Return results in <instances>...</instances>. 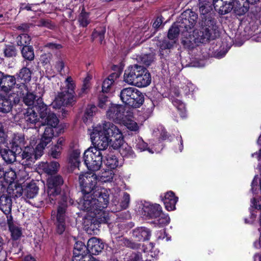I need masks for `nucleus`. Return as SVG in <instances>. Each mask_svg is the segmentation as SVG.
<instances>
[{"label": "nucleus", "mask_w": 261, "mask_h": 261, "mask_svg": "<svg viewBox=\"0 0 261 261\" xmlns=\"http://www.w3.org/2000/svg\"><path fill=\"white\" fill-rule=\"evenodd\" d=\"M38 27H44L49 29H53L55 28V25L51 23V21L49 19H41L39 20L37 24Z\"/></svg>", "instance_id": "obj_51"}, {"label": "nucleus", "mask_w": 261, "mask_h": 261, "mask_svg": "<svg viewBox=\"0 0 261 261\" xmlns=\"http://www.w3.org/2000/svg\"><path fill=\"white\" fill-rule=\"evenodd\" d=\"M163 21V17L162 16H158L153 23L152 27L155 29V31H157L158 29L161 26Z\"/></svg>", "instance_id": "obj_59"}, {"label": "nucleus", "mask_w": 261, "mask_h": 261, "mask_svg": "<svg viewBox=\"0 0 261 261\" xmlns=\"http://www.w3.org/2000/svg\"><path fill=\"white\" fill-rule=\"evenodd\" d=\"M142 259L140 252H133L128 256L127 261H141Z\"/></svg>", "instance_id": "obj_57"}, {"label": "nucleus", "mask_w": 261, "mask_h": 261, "mask_svg": "<svg viewBox=\"0 0 261 261\" xmlns=\"http://www.w3.org/2000/svg\"><path fill=\"white\" fill-rule=\"evenodd\" d=\"M7 221L13 239L15 240H18L22 234L21 228L13 224L11 215L10 216L9 218H8Z\"/></svg>", "instance_id": "obj_29"}, {"label": "nucleus", "mask_w": 261, "mask_h": 261, "mask_svg": "<svg viewBox=\"0 0 261 261\" xmlns=\"http://www.w3.org/2000/svg\"><path fill=\"white\" fill-rule=\"evenodd\" d=\"M193 38L194 42L197 45L199 43L207 42L212 37V32L209 28L200 27L199 29L193 31Z\"/></svg>", "instance_id": "obj_13"}, {"label": "nucleus", "mask_w": 261, "mask_h": 261, "mask_svg": "<svg viewBox=\"0 0 261 261\" xmlns=\"http://www.w3.org/2000/svg\"><path fill=\"white\" fill-rule=\"evenodd\" d=\"M44 46L53 50L59 49L62 47L61 44L54 43H47Z\"/></svg>", "instance_id": "obj_64"}, {"label": "nucleus", "mask_w": 261, "mask_h": 261, "mask_svg": "<svg viewBox=\"0 0 261 261\" xmlns=\"http://www.w3.org/2000/svg\"><path fill=\"white\" fill-rule=\"evenodd\" d=\"M175 41H169L167 39L163 40L160 44V52L162 56L164 55L163 51L166 49H170L171 48L173 44L175 43Z\"/></svg>", "instance_id": "obj_47"}, {"label": "nucleus", "mask_w": 261, "mask_h": 261, "mask_svg": "<svg viewBox=\"0 0 261 261\" xmlns=\"http://www.w3.org/2000/svg\"><path fill=\"white\" fill-rule=\"evenodd\" d=\"M117 77V74L115 73H112L110 75L105 81L103 82L102 85V92L107 93L112 85L115 81Z\"/></svg>", "instance_id": "obj_35"}, {"label": "nucleus", "mask_w": 261, "mask_h": 261, "mask_svg": "<svg viewBox=\"0 0 261 261\" xmlns=\"http://www.w3.org/2000/svg\"><path fill=\"white\" fill-rule=\"evenodd\" d=\"M31 38L27 34H21L18 36L16 39V42L18 46H28L30 43Z\"/></svg>", "instance_id": "obj_38"}, {"label": "nucleus", "mask_w": 261, "mask_h": 261, "mask_svg": "<svg viewBox=\"0 0 261 261\" xmlns=\"http://www.w3.org/2000/svg\"><path fill=\"white\" fill-rule=\"evenodd\" d=\"M125 125L128 129L132 131H137L139 129L138 124L133 120H128L126 122Z\"/></svg>", "instance_id": "obj_58"}, {"label": "nucleus", "mask_w": 261, "mask_h": 261, "mask_svg": "<svg viewBox=\"0 0 261 261\" xmlns=\"http://www.w3.org/2000/svg\"><path fill=\"white\" fill-rule=\"evenodd\" d=\"M90 137L92 143L100 149H106L110 144L113 148H117L123 141L122 134L119 128L106 121L93 127Z\"/></svg>", "instance_id": "obj_1"}, {"label": "nucleus", "mask_w": 261, "mask_h": 261, "mask_svg": "<svg viewBox=\"0 0 261 261\" xmlns=\"http://www.w3.org/2000/svg\"><path fill=\"white\" fill-rule=\"evenodd\" d=\"M97 111V107L94 105H88L85 110L83 120L84 122H87L88 119H91Z\"/></svg>", "instance_id": "obj_40"}, {"label": "nucleus", "mask_w": 261, "mask_h": 261, "mask_svg": "<svg viewBox=\"0 0 261 261\" xmlns=\"http://www.w3.org/2000/svg\"><path fill=\"white\" fill-rule=\"evenodd\" d=\"M122 101L128 107L138 108L143 103V94L137 89L134 87L123 88L120 93Z\"/></svg>", "instance_id": "obj_6"}, {"label": "nucleus", "mask_w": 261, "mask_h": 261, "mask_svg": "<svg viewBox=\"0 0 261 261\" xmlns=\"http://www.w3.org/2000/svg\"><path fill=\"white\" fill-rule=\"evenodd\" d=\"M105 149H100L95 145L93 147H90L84 153V160L88 169L92 171L98 170L102 165V154L101 151Z\"/></svg>", "instance_id": "obj_7"}, {"label": "nucleus", "mask_w": 261, "mask_h": 261, "mask_svg": "<svg viewBox=\"0 0 261 261\" xmlns=\"http://www.w3.org/2000/svg\"><path fill=\"white\" fill-rule=\"evenodd\" d=\"M34 108L39 112L40 117L43 119L45 116L48 115L51 112L48 110L47 106L43 102L42 98L39 97L36 101Z\"/></svg>", "instance_id": "obj_30"}, {"label": "nucleus", "mask_w": 261, "mask_h": 261, "mask_svg": "<svg viewBox=\"0 0 261 261\" xmlns=\"http://www.w3.org/2000/svg\"><path fill=\"white\" fill-rule=\"evenodd\" d=\"M214 16L213 14H210L204 17H202L200 26L209 28L211 31H215L217 28L216 21Z\"/></svg>", "instance_id": "obj_25"}, {"label": "nucleus", "mask_w": 261, "mask_h": 261, "mask_svg": "<svg viewBox=\"0 0 261 261\" xmlns=\"http://www.w3.org/2000/svg\"><path fill=\"white\" fill-rule=\"evenodd\" d=\"M143 215L150 218H158L155 224L160 227L167 225L170 222L169 217L162 213L160 204H152L144 205L142 208Z\"/></svg>", "instance_id": "obj_8"}, {"label": "nucleus", "mask_w": 261, "mask_h": 261, "mask_svg": "<svg viewBox=\"0 0 261 261\" xmlns=\"http://www.w3.org/2000/svg\"><path fill=\"white\" fill-rule=\"evenodd\" d=\"M61 149H57V147L55 146H53L48 153L49 155L54 159H59L61 154Z\"/></svg>", "instance_id": "obj_55"}, {"label": "nucleus", "mask_w": 261, "mask_h": 261, "mask_svg": "<svg viewBox=\"0 0 261 261\" xmlns=\"http://www.w3.org/2000/svg\"><path fill=\"white\" fill-rule=\"evenodd\" d=\"M60 165L57 162H51L47 164L44 167L45 172L52 175L57 172Z\"/></svg>", "instance_id": "obj_42"}, {"label": "nucleus", "mask_w": 261, "mask_h": 261, "mask_svg": "<svg viewBox=\"0 0 261 261\" xmlns=\"http://www.w3.org/2000/svg\"><path fill=\"white\" fill-rule=\"evenodd\" d=\"M93 257L91 254L85 253L76 257H72V261H91Z\"/></svg>", "instance_id": "obj_54"}, {"label": "nucleus", "mask_w": 261, "mask_h": 261, "mask_svg": "<svg viewBox=\"0 0 261 261\" xmlns=\"http://www.w3.org/2000/svg\"><path fill=\"white\" fill-rule=\"evenodd\" d=\"M124 81L137 87H145L151 82V74L144 66L134 64L127 67L124 73Z\"/></svg>", "instance_id": "obj_3"}, {"label": "nucleus", "mask_w": 261, "mask_h": 261, "mask_svg": "<svg viewBox=\"0 0 261 261\" xmlns=\"http://www.w3.org/2000/svg\"><path fill=\"white\" fill-rule=\"evenodd\" d=\"M36 149H34L32 147H25L24 150L22 153V165H27L31 164L33 159H37L41 156H36Z\"/></svg>", "instance_id": "obj_20"}, {"label": "nucleus", "mask_w": 261, "mask_h": 261, "mask_svg": "<svg viewBox=\"0 0 261 261\" xmlns=\"http://www.w3.org/2000/svg\"><path fill=\"white\" fill-rule=\"evenodd\" d=\"M63 184V179L59 175H51L47 179L48 202L54 204L57 197L61 192L60 186Z\"/></svg>", "instance_id": "obj_9"}, {"label": "nucleus", "mask_w": 261, "mask_h": 261, "mask_svg": "<svg viewBox=\"0 0 261 261\" xmlns=\"http://www.w3.org/2000/svg\"><path fill=\"white\" fill-rule=\"evenodd\" d=\"M199 6H209L213 8V6L214 7V0H199Z\"/></svg>", "instance_id": "obj_62"}, {"label": "nucleus", "mask_w": 261, "mask_h": 261, "mask_svg": "<svg viewBox=\"0 0 261 261\" xmlns=\"http://www.w3.org/2000/svg\"><path fill=\"white\" fill-rule=\"evenodd\" d=\"M114 176V171L108 169L102 172L100 179L103 182H111L113 180Z\"/></svg>", "instance_id": "obj_50"}, {"label": "nucleus", "mask_w": 261, "mask_h": 261, "mask_svg": "<svg viewBox=\"0 0 261 261\" xmlns=\"http://www.w3.org/2000/svg\"><path fill=\"white\" fill-rule=\"evenodd\" d=\"M12 203L10 196L4 194L0 197V210L6 215H11Z\"/></svg>", "instance_id": "obj_21"}, {"label": "nucleus", "mask_w": 261, "mask_h": 261, "mask_svg": "<svg viewBox=\"0 0 261 261\" xmlns=\"http://www.w3.org/2000/svg\"><path fill=\"white\" fill-rule=\"evenodd\" d=\"M77 20L80 26L83 28L87 27L91 22V20L89 18V14L85 11L84 7H83L82 10Z\"/></svg>", "instance_id": "obj_34"}, {"label": "nucleus", "mask_w": 261, "mask_h": 261, "mask_svg": "<svg viewBox=\"0 0 261 261\" xmlns=\"http://www.w3.org/2000/svg\"><path fill=\"white\" fill-rule=\"evenodd\" d=\"M150 236L151 231L145 227H139L133 230V236L137 241L148 240Z\"/></svg>", "instance_id": "obj_18"}, {"label": "nucleus", "mask_w": 261, "mask_h": 261, "mask_svg": "<svg viewBox=\"0 0 261 261\" xmlns=\"http://www.w3.org/2000/svg\"><path fill=\"white\" fill-rule=\"evenodd\" d=\"M106 29L104 26L97 27L95 29L92 34V39L94 40L97 39L101 44L105 39V34L106 33Z\"/></svg>", "instance_id": "obj_32"}, {"label": "nucleus", "mask_w": 261, "mask_h": 261, "mask_svg": "<svg viewBox=\"0 0 261 261\" xmlns=\"http://www.w3.org/2000/svg\"><path fill=\"white\" fill-rule=\"evenodd\" d=\"M79 181L83 194V199L80 202L82 204L86 199H90L93 192H95L99 187L97 186L96 175L93 173L86 172L81 174L79 177Z\"/></svg>", "instance_id": "obj_5"}, {"label": "nucleus", "mask_w": 261, "mask_h": 261, "mask_svg": "<svg viewBox=\"0 0 261 261\" xmlns=\"http://www.w3.org/2000/svg\"><path fill=\"white\" fill-rule=\"evenodd\" d=\"M5 56L7 58L15 57L17 55V50L14 45H6L4 49Z\"/></svg>", "instance_id": "obj_46"}, {"label": "nucleus", "mask_w": 261, "mask_h": 261, "mask_svg": "<svg viewBox=\"0 0 261 261\" xmlns=\"http://www.w3.org/2000/svg\"><path fill=\"white\" fill-rule=\"evenodd\" d=\"M214 8L220 15H225L233 8L232 2L227 0H214Z\"/></svg>", "instance_id": "obj_17"}, {"label": "nucleus", "mask_w": 261, "mask_h": 261, "mask_svg": "<svg viewBox=\"0 0 261 261\" xmlns=\"http://www.w3.org/2000/svg\"><path fill=\"white\" fill-rule=\"evenodd\" d=\"M22 193L27 198H33L38 193L39 188L35 182H31L22 189Z\"/></svg>", "instance_id": "obj_26"}, {"label": "nucleus", "mask_w": 261, "mask_h": 261, "mask_svg": "<svg viewBox=\"0 0 261 261\" xmlns=\"http://www.w3.org/2000/svg\"><path fill=\"white\" fill-rule=\"evenodd\" d=\"M13 104L9 96L0 95V112L8 113L12 109Z\"/></svg>", "instance_id": "obj_27"}, {"label": "nucleus", "mask_w": 261, "mask_h": 261, "mask_svg": "<svg viewBox=\"0 0 261 261\" xmlns=\"http://www.w3.org/2000/svg\"><path fill=\"white\" fill-rule=\"evenodd\" d=\"M54 136V132L51 127H46L40 139L39 143L36 147V156H41L43 150L48 144L51 143Z\"/></svg>", "instance_id": "obj_11"}, {"label": "nucleus", "mask_w": 261, "mask_h": 261, "mask_svg": "<svg viewBox=\"0 0 261 261\" xmlns=\"http://www.w3.org/2000/svg\"><path fill=\"white\" fill-rule=\"evenodd\" d=\"M59 122V120L56 114L53 112L49 113L43 119H41L40 125H47V127H51L53 129L56 128Z\"/></svg>", "instance_id": "obj_22"}, {"label": "nucleus", "mask_w": 261, "mask_h": 261, "mask_svg": "<svg viewBox=\"0 0 261 261\" xmlns=\"http://www.w3.org/2000/svg\"><path fill=\"white\" fill-rule=\"evenodd\" d=\"M65 64V59L63 56H57L54 63V66L56 69L60 74L62 73L64 70Z\"/></svg>", "instance_id": "obj_41"}, {"label": "nucleus", "mask_w": 261, "mask_h": 261, "mask_svg": "<svg viewBox=\"0 0 261 261\" xmlns=\"http://www.w3.org/2000/svg\"><path fill=\"white\" fill-rule=\"evenodd\" d=\"M17 82H23L28 83L31 79V72L30 70L27 67H23L16 74Z\"/></svg>", "instance_id": "obj_31"}, {"label": "nucleus", "mask_w": 261, "mask_h": 261, "mask_svg": "<svg viewBox=\"0 0 261 261\" xmlns=\"http://www.w3.org/2000/svg\"><path fill=\"white\" fill-rule=\"evenodd\" d=\"M21 53L22 57L25 60L32 61L35 58L33 47L32 46L22 47Z\"/></svg>", "instance_id": "obj_33"}, {"label": "nucleus", "mask_w": 261, "mask_h": 261, "mask_svg": "<svg viewBox=\"0 0 261 261\" xmlns=\"http://www.w3.org/2000/svg\"><path fill=\"white\" fill-rule=\"evenodd\" d=\"M11 144V148L15 151L21 152V147L23 146L24 144V137L22 134H14L13 139L10 142Z\"/></svg>", "instance_id": "obj_24"}, {"label": "nucleus", "mask_w": 261, "mask_h": 261, "mask_svg": "<svg viewBox=\"0 0 261 261\" xmlns=\"http://www.w3.org/2000/svg\"><path fill=\"white\" fill-rule=\"evenodd\" d=\"M60 199L58 202L57 211L52 212V216L55 215L56 217V225L57 232L61 234L65 230V220L67 217V208L68 203L72 204L73 201L68 196H59Z\"/></svg>", "instance_id": "obj_4"}, {"label": "nucleus", "mask_w": 261, "mask_h": 261, "mask_svg": "<svg viewBox=\"0 0 261 261\" xmlns=\"http://www.w3.org/2000/svg\"><path fill=\"white\" fill-rule=\"evenodd\" d=\"M233 11L234 13L238 16L244 15L249 10V6L244 1L239 0L233 4Z\"/></svg>", "instance_id": "obj_28"}, {"label": "nucleus", "mask_w": 261, "mask_h": 261, "mask_svg": "<svg viewBox=\"0 0 261 261\" xmlns=\"http://www.w3.org/2000/svg\"><path fill=\"white\" fill-rule=\"evenodd\" d=\"M7 135L6 133L3 124L0 122V145L7 143Z\"/></svg>", "instance_id": "obj_52"}, {"label": "nucleus", "mask_w": 261, "mask_h": 261, "mask_svg": "<svg viewBox=\"0 0 261 261\" xmlns=\"http://www.w3.org/2000/svg\"><path fill=\"white\" fill-rule=\"evenodd\" d=\"M197 19L198 15L195 12L187 10L180 15L177 23L180 28H184L186 31H188L194 27Z\"/></svg>", "instance_id": "obj_10"}, {"label": "nucleus", "mask_w": 261, "mask_h": 261, "mask_svg": "<svg viewBox=\"0 0 261 261\" xmlns=\"http://www.w3.org/2000/svg\"><path fill=\"white\" fill-rule=\"evenodd\" d=\"M109 202V194L105 189L98 188L93 192L90 199H86L82 203V208L87 212L94 213L98 222L106 223L109 220L107 213L103 210L106 208Z\"/></svg>", "instance_id": "obj_2"}, {"label": "nucleus", "mask_w": 261, "mask_h": 261, "mask_svg": "<svg viewBox=\"0 0 261 261\" xmlns=\"http://www.w3.org/2000/svg\"><path fill=\"white\" fill-rule=\"evenodd\" d=\"M98 100V107L102 109H106L111 104L105 93L102 92L99 94Z\"/></svg>", "instance_id": "obj_49"}, {"label": "nucleus", "mask_w": 261, "mask_h": 261, "mask_svg": "<svg viewBox=\"0 0 261 261\" xmlns=\"http://www.w3.org/2000/svg\"><path fill=\"white\" fill-rule=\"evenodd\" d=\"M16 82L15 76L5 74L0 71V88L2 91L5 93L10 92L15 88Z\"/></svg>", "instance_id": "obj_12"}, {"label": "nucleus", "mask_w": 261, "mask_h": 261, "mask_svg": "<svg viewBox=\"0 0 261 261\" xmlns=\"http://www.w3.org/2000/svg\"><path fill=\"white\" fill-rule=\"evenodd\" d=\"M28 83L19 82H16V84L15 85V88L18 89L16 92L19 93L20 95H24L27 93L29 91V88L28 86Z\"/></svg>", "instance_id": "obj_45"}, {"label": "nucleus", "mask_w": 261, "mask_h": 261, "mask_svg": "<svg viewBox=\"0 0 261 261\" xmlns=\"http://www.w3.org/2000/svg\"><path fill=\"white\" fill-rule=\"evenodd\" d=\"M76 97L75 92H61L59 93L55 103L58 104L59 107L62 105L72 106L76 103Z\"/></svg>", "instance_id": "obj_14"}, {"label": "nucleus", "mask_w": 261, "mask_h": 261, "mask_svg": "<svg viewBox=\"0 0 261 261\" xmlns=\"http://www.w3.org/2000/svg\"><path fill=\"white\" fill-rule=\"evenodd\" d=\"M65 88L62 92H69L74 93L75 85L71 76H68L65 81Z\"/></svg>", "instance_id": "obj_48"}, {"label": "nucleus", "mask_w": 261, "mask_h": 261, "mask_svg": "<svg viewBox=\"0 0 261 261\" xmlns=\"http://www.w3.org/2000/svg\"><path fill=\"white\" fill-rule=\"evenodd\" d=\"M106 165L111 169H114L118 166V160L113 153H109L106 156Z\"/></svg>", "instance_id": "obj_36"}, {"label": "nucleus", "mask_w": 261, "mask_h": 261, "mask_svg": "<svg viewBox=\"0 0 261 261\" xmlns=\"http://www.w3.org/2000/svg\"><path fill=\"white\" fill-rule=\"evenodd\" d=\"M130 202V196L129 194L124 192L121 201V206L123 209H126L128 207Z\"/></svg>", "instance_id": "obj_53"}, {"label": "nucleus", "mask_w": 261, "mask_h": 261, "mask_svg": "<svg viewBox=\"0 0 261 261\" xmlns=\"http://www.w3.org/2000/svg\"><path fill=\"white\" fill-rule=\"evenodd\" d=\"M24 119L27 125L32 127L39 122V118L33 109H28L24 113Z\"/></svg>", "instance_id": "obj_23"}, {"label": "nucleus", "mask_w": 261, "mask_h": 261, "mask_svg": "<svg viewBox=\"0 0 261 261\" xmlns=\"http://www.w3.org/2000/svg\"><path fill=\"white\" fill-rule=\"evenodd\" d=\"M114 149H119L120 153L124 156H130L133 157L134 152L132 150L131 147L127 145V144H124V141H123L122 145L120 147L117 148H114Z\"/></svg>", "instance_id": "obj_37"}, {"label": "nucleus", "mask_w": 261, "mask_h": 261, "mask_svg": "<svg viewBox=\"0 0 261 261\" xmlns=\"http://www.w3.org/2000/svg\"><path fill=\"white\" fill-rule=\"evenodd\" d=\"M65 139L63 137H60L58 139L57 143L54 146H55L56 147H57V149L62 150L63 146L65 145Z\"/></svg>", "instance_id": "obj_63"}, {"label": "nucleus", "mask_w": 261, "mask_h": 261, "mask_svg": "<svg viewBox=\"0 0 261 261\" xmlns=\"http://www.w3.org/2000/svg\"><path fill=\"white\" fill-rule=\"evenodd\" d=\"M52 55L50 53L44 54L41 56V61L43 64H47L51 60Z\"/></svg>", "instance_id": "obj_60"}, {"label": "nucleus", "mask_w": 261, "mask_h": 261, "mask_svg": "<svg viewBox=\"0 0 261 261\" xmlns=\"http://www.w3.org/2000/svg\"><path fill=\"white\" fill-rule=\"evenodd\" d=\"M104 247L105 244L101 240L96 237H92L87 242V250L90 254L97 255L102 251Z\"/></svg>", "instance_id": "obj_15"}, {"label": "nucleus", "mask_w": 261, "mask_h": 261, "mask_svg": "<svg viewBox=\"0 0 261 261\" xmlns=\"http://www.w3.org/2000/svg\"><path fill=\"white\" fill-rule=\"evenodd\" d=\"M23 101L24 103L29 106H34L36 104V101L38 97L33 93L28 92L24 95H23Z\"/></svg>", "instance_id": "obj_43"}, {"label": "nucleus", "mask_w": 261, "mask_h": 261, "mask_svg": "<svg viewBox=\"0 0 261 261\" xmlns=\"http://www.w3.org/2000/svg\"><path fill=\"white\" fill-rule=\"evenodd\" d=\"M147 146V144L141 139L138 140V143L136 145V148L139 149L141 151L145 150L146 149Z\"/></svg>", "instance_id": "obj_61"}, {"label": "nucleus", "mask_w": 261, "mask_h": 261, "mask_svg": "<svg viewBox=\"0 0 261 261\" xmlns=\"http://www.w3.org/2000/svg\"><path fill=\"white\" fill-rule=\"evenodd\" d=\"M177 200L178 198L171 191L167 192L162 199L166 208L169 211L175 209V205Z\"/></svg>", "instance_id": "obj_19"}, {"label": "nucleus", "mask_w": 261, "mask_h": 261, "mask_svg": "<svg viewBox=\"0 0 261 261\" xmlns=\"http://www.w3.org/2000/svg\"><path fill=\"white\" fill-rule=\"evenodd\" d=\"M124 107L121 105H112L107 112V116L113 120H121L123 118Z\"/></svg>", "instance_id": "obj_16"}, {"label": "nucleus", "mask_w": 261, "mask_h": 261, "mask_svg": "<svg viewBox=\"0 0 261 261\" xmlns=\"http://www.w3.org/2000/svg\"><path fill=\"white\" fill-rule=\"evenodd\" d=\"M213 8H211V6H199V11L201 14V17H204L205 15H207L210 14H213V13L211 12Z\"/></svg>", "instance_id": "obj_56"}, {"label": "nucleus", "mask_w": 261, "mask_h": 261, "mask_svg": "<svg viewBox=\"0 0 261 261\" xmlns=\"http://www.w3.org/2000/svg\"><path fill=\"white\" fill-rule=\"evenodd\" d=\"M179 28V23L177 22L176 24L172 25L168 31V38L169 39L174 41L173 40L178 37L180 31Z\"/></svg>", "instance_id": "obj_44"}, {"label": "nucleus", "mask_w": 261, "mask_h": 261, "mask_svg": "<svg viewBox=\"0 0 261 261\" xmlns=\"http://www.w3.org/2000/svg\"><path fill=\"white\" fill-rule=\"evenodd\" d=\"M87 246L82 242H76L74 246L73 257H76L85 253Z\"/></svg>", "instance_id": "obj_39"}]
</instances>
